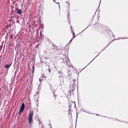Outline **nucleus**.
<instances>
[{
    "label": "nucleus",
    "instance_id": "58836bf2",
    "mask_svg": "<svg viewBox=\"0 0 128 128\" xmlns=\"http://www.w3.org/2000/svg\"><path fill=\"white\" fill-rule=\"evenodd\" d=\"M56 2V4H57V2Z\"/></svg>",
    "mask_w": 128,
    "mask_h": 128
},
{
    "label": "nucleus",
    "instance_id": "f704fd0d",
    "mask_svg": "<svg viewBox=\"0 0 128 128\" xmlns=\"http://www.w3.org/2000/svg\"><path fill=\"white\" fill-rule=\"evenodd\" d=\"M55 68H56V67H55Z\"/></svg>",
    "mask_w": 128,
    "mask_h": 128
},
{
    "label": "nucleus",
    "instance_id": "b1692460",
    "mask_svg": "<svg viewBox=\"0 0 128 128\" xmlns=\"http://www.w3.org/2000/svg\"><path fill=\"white\" fill-rule=\"evenodd\" d=\"M96 57L94 59H93V60H92L91 62H90V63L92 61H93V60H94V59L96 58Z\"/></svg>",
    "mask_w": 128,
    "mask_h": 128
},
{
    "label": "nucleus",
    "instance_id": "5701e85b",
    "mask_svg": "<svg viewBox=\"0 0 128 128\" xmlns=\"http://www.w3.org/2000/svg\"><path fill=\"white\" fill-rule=\"evenodd\" d=\"M39 81L40 82H41V80L40 79H39Z\"/></svg>",
    "mask_w": 128,
    "mask_h": 128
},
{
    "label": "nucleus",
    "instance_id": "20e7f679",
    "mask_svg": "<svg viewBox=\"0 0 128 128\" xmlns=\"http://www.w3.org/2000/svg\"><path fill=\"white\" fill-rule=\"evenodd\" d=\"M60 80V82H61V84H60V85H61V84H63L64 82V77L63 76H59Z\"/></svg>",
    "mask_w": 128,
    "mask_h": 128
},
{
    "label": "nucleus",
    "instance_id": "1a4fd4ad",
    "mask_svg": "<svg viewBox=\"0 0 128 128\" xmlns=\"http://www.w3.org/2000/svg\"><path fill=\"white\" fill-rule=\"evenodd\" d=\"M73 37H72V39H73V38H74V37H75V36H74L75 34L74 33V31H73Z\"/></svg>",
    "mask_w": 128,
    "mask_h": 128
},
{
    "label": "nucleus",
    "instance_id": "f257e3e1",
    "mask_svg": "<svg viewBox=\"0 0 128 128\" xmlns=\"http://www.w3.org/2000/svg\"><path fill=\"white\" fill-rule=\"evenodd\" d=\"M33 115V110H30L29 111V116L28 117V121L30 124H31L33 122L32 118Z\"/></svg>",
    "mask_w": 128,
    "mask_h": 128
},
{
    "label": "nucleus",
    "instance_id": "473e14b6",
    "mask_svg": "<svg viewBox=\"0 0 128 128\" xmlns=\"http://www.w3.org/2000/svg\"><path fill=\"white\" fill-rule=\"evenodd\" d=\"M98 55H99V54H98L96 57Z\"/></svg>",
    "mask_w": 128,
    "mask_h": 128
},
{
    "label": "nucleus",
    "instance_id": "f8f14e48",
    "mask_svg": "<svg viewBox=\"0 0 128 128\" xmlns=\"http://www.w3.org/2000/svg\"><path fill=\"white\" fill-rule=\"evenodd\" d=\"M63 58H64L66 57V55H65L64 54L63 55Z\"/></svg>",
    "mask_w": 128,
    "mask_h": 128
},
{
    "label": "nucleus",
    "instance_id": "4be33fe9",
    "mask_svg": "<svg viewBox=\"0 0 128 128\" xmlns=\"http://www.w3.org/2000/svg\"><path fill=\"white\" fill-rule=\"evenodd\" d=\"M78 116V114L77 113H76V116L77 117Z\"/></svg>",
    "mask_w": 128,
    "mask_h": 128
},
{
    "label": "nucleus",
    "instance_id": "e433bc0d",
    "mask_svg": "<svg viewBox=\"0 0 128 128\" xmlns=\"http://www.w3.org/2000/svg\"><path fill=\"white\" fill-rule=\"evenodd\" d=\"M66 2V3H67V2Z\"/></svg>",
    "mask_w": 128,
    "mask_h": 128
},
{
    "label": "nucleus",
    "instance_id": "c85d7f7f",
    "mask_svg": "<svg viewBox=\"0 0 128 128\" xmlns=\"http://www.w3.org/2000/svg\"><path fill=\"white\" fill-rule=\"evenodd\" d=\"M96 115L98 116H99V115L98 114H97Z\"/></svg>",
    "mask_w": 128,
    "mask_h": 128
},
{
    "label": "nucleus",
    "instance_id": "c756f323",
    "mask_svg": "<svg viewBox=\"0 0 128 128\" xmlns=\"http://www.w3.org/2000/svg\"><path fill=\"white\" fill-rule=\"evenodd\" d=\"M15 75L16 74V72H15Z\"/></svg>",
    "mask_w": 128,
    "mask_h": 128
},
{
    "label": "nucleus",
    "instance_id": "bb28decb",
    "mask_svg": "<svg viewBox=\"0 0 128 128\" xmlns=\"http://www.w3.org/2000/svg\"><path fill=\"white\" fill-rule=\"evenodd\" d=\"M118 39H115L114 40H118ZM113 41V40H112V41Z\"/></svg>",
    "mask_w": 128,
    "mask_h": 128
},
{
    "label": "nucleus",
    "instance_id": "ddd939ff",
    "mask_svg": "<svg viewBox=\"0 0 128 128\" xmlns=\"http://www.w3.org/2000/svg\"><path fill=\"white\" fill-rule=\"evenodd\" d=\"M21 112V111L20 110H19V112H18V114L19 115H20V112Z\"/></svg>",
    "mask_w": 128,
    "mask_h": 128
},
{
    "label": "nucleus",
    "instance_id": "72a5a7b5",
    "mask_svg": "<svg viewBox=\"0 0 128 128\" xmlns=\"http://www.w3.org/2000/svg\"><path fill=\"white\" fill-rule=\"evenodd\" d=\"M83 112H85V111H83Z\"/></svg>",
    "mask_w": 128,
    "mask_h": 128
},
{
    "label": "nucleus",
    "instance_id": "f3484780",
    "mask_svg": "<svg viewBox=\"0 0 128 128\" xmlns=\"http://www.w3.org/2000/svg\"><path fill=\"white\" fill-rule=\"evenodd\" d=\"M60 71H59L58 72V74H60Z\"/></svg>",
    "mask_w": 128,
    "mask_h": 128
},
{
    "label": "nucleus",
    "instance_id": "dca6fc26",
    "mask_svg": "<svg viewBox=\"0 0 128 128\" xmlns=\"http://www.w3.org/2000/svg\"><path fill=\"white\" fill-rule=\"evenodd\" d=\"M43 125H42V127H41L40 128H43Z\"/></svg>",
    "mask_w": 128,
    "mask_h": 128
},
{
    "label": "nucleus",
    "instance_id": "cd10ccee",
    "mask_svg": "<svg viewBox=\"0 0 128 128\" xmlns=\"http://www.w3.org/2000/svg\"><path fill=\"white\" fill-rule=\"evenodd\" d=\"M53 1L54 2H55V0H53Z\"/></svg>",
    "mask_w": 128,
    "mask_h": 128
},
{
    "label": "nucleus",
    "instance_id": "393cba45",
    "mask_svg": "<svg viewBox=\"0 0 128 128\" xmlns=\"http://www.w3.org/2000/svg\"><path fill=\"white\" fill-rule=\"evenodd\" d=\"M46 52H44V54H46Z\"/></svg>",
    "mask_w": 128,
    "mask_h": 128
},
{
    "label": "nucleus",
    "instance_id": "a211bd4d",
    "mask_svg": "<svg viewBox=\"0 0 128 128\" xmlns=\"http://www.w3.org/2000/svg\"><path fill=\"white\" fill-rule=\"evenodd\" d=\"M111 42H110L109 44H108V45L105 48V49L107 47H108L109 45V44H110Z\"/></svg>",
    "mask_w": 128,
    "mask_h": 128
},
{
    "label": "nucleus",
    "instance_id": "2f4dec72",
    "mask_svg": "<svg viewBox=\"0 0 128 128\" xmlns=\"http://www.w3.org/2000/svg\"><path fill=\"white\" fill-rule=\"evenodd\" d=\"M86 28V29H85L83 31H82V32H83V31H84L85 30Z\"/></svg>",
    "mask_w": 128,
    "mask_h": 128
},
{
    "label": "nucleus",
    "instance_id": "9b49d317",
    "mask_svg": "<svg viewBox=\"0 0 128 128\" xmlns=\"http://www.w3.org/2000/svg\"><path fill=\"white\" fill-rule=\"evenodd\" d=\"M32 68H33L32 72L33 73H34V66H32Z\"/></svg>",
    "mask_w": 128,
    "mask_h": 128
},
{
    "label": "nucleus",
    "instance_id": "6ab92c4d",
    "mask_svg": "<svg viewBox=\"0 0 128 128\" xmlns=\"http://www.w3.org/2000/svg\"><path fill=\"white\" fill-rule=\"evenodd\" d=\"M57 4H58L59 6V8H60V5H59V2H58L57 3Z\"/></svg>",
    "mask_w": 128,
    "mask_h": 128
},
{
    "label": "nucleus",
    "instance_id": "423d86ee",
    "mask_svg": "<svg viewBox=\"0 0 128 128\" xmlns=\"http://www.w3.org/2000/svg\"><path fill=\"white\" fill-rule=\"evenodd\" d=\"M72 83L70 84V85H74V84H76L75 82H76V81L75 80H72Z\"/></svg>",
    "mask_w": 128,
    "mask_h": 128
},
{
    "label": "nucleus",
    "instance_id": "a19ab883",
    "mask_svg": "<svg viewBox=\"0 0 128 128\" xmlns=\"http://www.w3.org/2000/svg\"><path fill=\"white\" fill-rule=\"evenodd\" d=\"M50 128H52V127H51V128L50 127Z\"/></svg>",
    "mask_w": 128,
    "mask_h": 128
},
{
    "label": "nucleus",
    "instance_id": "a878e982",
    "mask_svg": "<svg viewBox=\"0 0 128 128\" xmlns=\"http://www.w3.org/2000/svg\"><path fill=\"white\" fill-rule=\"evenodd\" d=\"M70 29H71V30H72V28L71 27Z\"/></svg>",
    "mask_w": 128,
    "mask_h": 128
},
{
    "label": "nucleus",
    "instance_id": "7c9ffc66",
    "mask_svg": "<svg viewBox=\"0 0 128 128\" xmlns=\"http://www.w3.org/2000/svg\"><path fill=\"white\" fill-rule=\"evenodd\" d=\"M112 36H115V35L113 36V35H112Z\"/></svg>",
    "mask_w": 128,
    "mask_h": 128
},
{
    "label": "nucleus",
    "instance_id": "39448f33",
    "mask_svg": "<svg viewBox=\"0 0 128 128\" xmlns=\"http://www.w3.org/2000/svg\"><path fill=\"white\" fill-rule=\"evenodd\" d=\"M72 90H69L68 92V95L69 96H71L72 94Z\"/></svg>",
    "mask_w": 128,
    "mask_h": 128
},
{
    "label": "nucleus",
    "instance_id": "ea45409f",
    "mask_svg": "<svg viewBox=\"0 0 128 128\" xmlns=\"http://www.w3.org/2000/svg\"><path fill=\"white\" fill-rule=\"evenodd\" d=\"M122 39H124V38H122Z\"/></svg>",
    "mask_w": 128,
    "mask_h": 128
},
{
    "label": "nucleus",
    "instance_id": "c9c22d12",
    "mask_svg": "<svg viewBox=\"0 0 128 128\" xmlns=\"http://www.w3.org/2000/svg\"><path fill=\"white\" fill-rule=\"evenodd\" d=\"M88 113H89V112H88ZM90 114H91L90 113Z\"/></svg>",
    "mask_w": 128,
    "mask_h": 128
},
{
    "label": "nucleus",
    "instance_id": "0eeeda50",
    "mask_svg": "<svg viewBox=\"0 0 128 128\" xmlns=\"http://www.w3.org/2000/svg\"><path fill=\"white\" fill-rule=\"evenodd\" d=\"M10 66V64L9 65L6 64L4 66V68H9Z\"/></svg>",
    "mask_w": 128,
    "mask_h": 128
},
{
    "label": "nucleus",
    "instance_id": "f03ea898",
    "mask_svg": "<svg viewBox=\"0 0 128 128\" xmlns=\"http://www.w3.org/2000/svg\"><path fill=\"white\" fill-rule=\"evenodd\" d=\"M25 107V105L24 103L23 102L22 103V105L20 107V110L21 111V112H23Z\"/></svg>",
    "mask_w": 128,
    "mask_h": 128
},
{
    "label": "nucleus",
    "instance_id": "2eb2a0df",
    "mask_svg": "<svg viewBox=\"0 0 128 128\" xmlns=\"http://www.w3.org/2000/svg\"><path fill=\"white\" fill-rule=\"evenodd\" d=\"M71 65H72L71 64H69V65H68V66H70Z\"/></svg>",
    "mask_w": 128,
    "mask_h": 128
},
{
    "label": "nucleus",
    "instance_id": "9d476101",
    "mask_svg": "<svg viewBox=\"0 0 128 128\" xmlns=\"http://www.w3.org/2000/svg\"><path fill=\"white\" fill-rule=\"evenodd\" d=\"M42 79H44V80H45L46 79V76H44L42 78Z\"/></svg>",
    "mask_w": 128,
    "mask_h": 128
},
{
    "label": "nucleus",
    "instance_id": "6e6552de",
    "mask_svg": "<svg viewBox=\"0 0 128 128\" xmlns=\"http://www.w3.org/2000/svg\"><path fill=\"white\" fill-rule=\"evenodd\" d=\"M17 13L18 14H21V10H20V9H18L17 10Z\"/></svg>",
    "mask_w": 128,
    "mask_h": 128
},
{
    "label": "nucleus",
    "instance_id": "7ed1b4c3",
    "mask_svg": "<svg viewBox=\"0 0 128 128\" xmlns=\"http://www.w3.org/2000/svg\"><path fill=\"white\" fill-rule=\"evenodd\" d=\"M76 85V84H74V85H72H72H70V86H71V90L72 92V94H73L74 90H75Z\"/></svg>",
    "mask_w": 128,
    "mask_h": 128
},
{
    "label": "nucleus",
    "instance_id": "aec40b11",
    "mask_svg": "<svg viewBox=\"0 0 128 128\" xmlns=\"http://www.w3.org/2000/svg\"><path fill=\"white\" fill-rule=\"evenodd\" d=\"M54 98H55V99H56V98H55V96H56L54 95Z\"/></svg>",
    "mask_w": 128,
    "mask_h": 128
},
{
    "label": "nucleus",
    "instance_id": "4468645a",
    "mask_svg": "<svg viewBox=\"0 0 128 128\" xmlns=\"http://www.w3.org/2000/svg\"><path fill=\"white\" fill-rule=\"evenodd\" d=\"M72 40V39L70 40V41L69 42V43L71 42Z\"/></svg>",
    "mask_w": 128,
    "mask_h": 128
},
{
    "label": "nucleus",
    "instance_id": "412c9836",
    "mask_svg": "<svg viewBox=\"0 0 128 128\" xmlns=\"http://www.w3.org/2000/svg\"><path fill=\"white\" fill-rule=\"evenodd\" d=\"M49 72L50 73L51 72L50 71V69H49Z\"/></svg>",
    "mask_w": 128,
    "mask_h": 128
},
{
    "label": "nucleus",
    "instance_id": "4c0bfd02",
    "mask_svg": "<svg viewBox=\"0 0 128 128\" xmlns=\"http://www.w3.org/2000/svg\"><path fill=\"white\" fill-rule=\"evenodd\" d=\"M59 104H60V102H59Z\"/></svg>",
    "mask_w": 128,
    "mask_h": 128
}]
</instances>
